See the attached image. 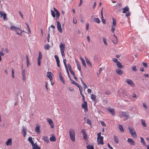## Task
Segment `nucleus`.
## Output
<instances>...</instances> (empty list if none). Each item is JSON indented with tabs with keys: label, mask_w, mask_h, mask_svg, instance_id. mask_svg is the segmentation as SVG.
<instances>
[{
	"label": "nucleus",
	"mask_w": 149,
	"mask_h": 149,
	"mask_svg": "<svg viewBox=\"0 0 149 149\" xmlns=\"http://www.w3.org/2000/svg\"><path fill=\"white\" fill-rule=\"evenodd\" d=\"M54 10L56 12V17L57 18H58L60 15V14L58 11L55 8H54Z\"/></svg>",
	"instance_id": "nucleus-22"
},
{
	"label": "nucleus",
	"mask_w": 149,
	"mask_h": 149,
	"mask_svg": "<svg viewBox=\"0 0 149 149\" xmlns=\"http://www.w3.org/2000/svg\"><path fill=\"white\" fill-rule=\"evenodd\" d=\"M129 113L127 112H120L119 113V116L120 117H124L126 118V119L128 118Z\"/></svg>",
	"instance_id": "nucleus-3"
},
{
	"label": "nucleus",
	"mask_w": 149,
	"mask_h": 149,
	"mask_svg": "<svg viewBox=\"0 0 149 149\" xmlns=\"http://www.w3.org/2000/svg\"><path fill=\"white\" fill-rule=\"evenodd\" d=\"M22 79L23 81H24L26 79V76L25 74V70H22Z\"/></svg>",
	"instance_id": "nucleus-18"
},
{
	"label": "nucleus",
	"mask_w": 149,
	"mask_h": 149,
	"mask_svg": "<svg viewBox=\"0 0 149 149\" xmlns=\"http://www.w3.org/2000/svg\"><path fill=\"white\" fill-rule=\"evenodd\" d=\"M113 139L116 143H118L119 141L117 136H113Z\"/></svg>",
	"instance_id": "nucleus-37"
},
{
	"label": "nucleus",
	"mask_w": 149,
	"mask_h": 149,
	"mask_svg": "<svg viewBox=\"0 0 149 149\" xmlns=\"http://www.w3.org/2000/svg\"><path fill=\"white\" fill-rule=\"evenodd\" d=\"M100 123L101 125L102 126H104V127H105L106 126V125L105 124L103 121H100Z\"/></svg>",
	"instance_id": "nucleus-52"
},
{
	"label": "nucleus",
	"mask_w": 149,
	"mask_h": 149,
	"mask_svg": "<svg viewBox=\"0 0 149 149\" xmlns=\"http://www.w3.org/2000/svg\"><path fill=\"white\" fill-rule=\"evenodd\" d=\"M115 27L116 26H111V31L113 33H114V31L115 30Z\"/></svg>",
	"instance_id": "nucleus-46"
},
{
	"label": "nucleus",
	"mask_w": 149,
	"mask_h": 149,
	"mask_svg": "<svg viewBox=\"0 0 149 149\" xmlns=\"http://www.w3.org/2000/svg\"><path fill=\"white\" fill-rule=\"evenodd\" d=\"M114 38H113V39L112 40L114 44H116L118 42L117 38L116 36L114 34Z\"/></svg>",
	"instance_id": "nucleus-24"
},
{
	"label": "nucleus",
	"mask_w": 149,
	"mask_h": 149,
	"mask_svg": "<svg viewBox=\"0 0 149 149\" xmlns=\"http://www.w3.org/2000/svg\"><path fill=\"white\" fill-rule=\"evenodd\" d=\"M12 140L11 138L9 139L6 142V144L7 146L10 145L12 144Z\"/></svg>",
	"instance_id": "nucleus-20"
},
{
	"label": "nucleus",
	"mask_w": 149,
	"mask_h": 149,
	"mask_svg": "<svg viewBox=\"0 0 149 149\" xmlns=\"http://www.w3.org/2000/svg\"><path fill=\"white\" fill-rule=\"evenodd\" d=\"M96 97V95L94 94L91 95V98L93 101L95 100Z\"/></svg>",
	"instance_id": "nucleus-29"
},
{
	"label": "nucleus",
	"mask_w": 149,
	"mask_h": 149,
	"mask_svg": "<svg viewBox=\"0 0 149 149\" xmlns=\"http://www.w3.org/2000/svg\"><path fill=\"white\" fill-rule=\"evenodd\" d=\"M143 66L146 68L147 67V63L145 62H143Z\"/></svg>",
	"instance_id": "nucleus-59"
},
{
	"label": "nucleus",
	"mask_w": 149,
	"mask_h": 149,
	"mask_svg": "<svg viewBox=\"0 0 149 149\" xmlns=\"http://www.w3.org/2000/svg\"><path fill=\"white\" fill-rule=\"evenodd\" d=\"M26 62L27 63V66L28 67L29 65H30V64L29 63V57L28 55H26Z\"/></svg>",
	"instance_id": "nucleus-34"
},
{
	"label": "nucleus",
	"mask_w": 149,
	"mask_h": 149,
	"mask_svg": "<svg viewBox=\"0 0 149 149\" xmlns=\"http://www.w3.org/2000/svg\"><path fill=\"white\" fill-rule=\"evenodd\" d=\"M42 57V55L41 54V53L40 52H39L38 58V59L41 60Z\"/></svg>",
	"instance_id": "nucleus-43"
},
{
	"label": "nucleus",
	"mask_w": 149,
	"mask_h": 149,
	"mask_svg": "<svg viewBox=\"0 0 149 149\" xmlns=\"http://www.w3.org/2000/svg\"><path fill=\"white\" fill-rule=\"evenodd\" d=\"M116 72L119 75H121L123 73V71L119 69H117L116 70Z\"/></svg>",
	"instance_id": "nucleus-19"
},
{
	"label": "nucleus",
	"mask_w": 149,
	"mask_h": 149,
	"mask_svg": "<svg viewBox=\"0 0 149 149\" xmlns=\"http://www.w3.org/2000/svg\"><path fill=\"white\" fill-rule=\"evenodd\" d=\"M84 103L81 105L82 107L84 109V111L85 112H86L88 111L87 108V103L86 101H83Z\"/></svg>",
	"instance_id": "nucleus-5"
},
{
	"label": "nucleus",
	"mask_w": 149,
	"mask_h": 149,
	"mask_svg": "<svg viewBox=\"0 0 149 149\" xmlns=\"http://www.w3.org/2000/svg\"><path fill=\"white\" fill-rule=\"evenodd\" d=\"M59 47L61 51H65V45L64 44L61 43L60 44Z\"/></svg>",
	"instance_id": "nucleus-12"
},
{
	"label": "nucleus",
	"mask_w": 149,
	"mask_h": 149,
	"mask_svg": "<svg viewBox=\"0 0 149 149\" xmlns=\"http://www.w3.org/2000/svg\"><path fill=\"white\" fill-rule=\"evenodd\" d=\"M94 21L97 24L100 23V21L98 18H95L94 19Z\"/></svg>",
	"instance_id": "nucleus-32"
},
{
	"label": "nucleus",
	"mask_w": 149,
	"mask_h": 149,
	"mask_svg": "<svg viewBox=\"0 0 149 149\" xmlns=\"http://www.w3.org/2000/svg\"><path fill=\"white\" fill-rule=\"evenodd\" d=\"M54 57H55L56 61L59 60V57L57 55H55Z\"/></svg>",
	"instance_id": "nucleus-55"
},
{
	"label": "nucleus",
	"mask_w": 149,
	"mask_h": 149,
	"mask_svg": "<svg viewBox=\"0 0 149 149\" xmlns=\"http://www.w3.org/2000/svg\"><path fill=\"white\" fill-rule=\"evenodd\" d=\"M97 139L98 144L103 145L104 142L103 141V137L101 136V133L100 132L97 134Z\"/></svg>",
	"instance_id": "nucleus-2"
},
{
	"label": "nucleus",
	"mask_w": 149,
	"mask_h": 149,
	"mask_svg": "<svg viewBox=\"0 0 149 149\" xmlns=\"http://www.w3.org/2000/svg\"><path fill=\"white\" fill-rule=\"evenodd\" d=\"M49 140L51 141H56V138L54 136H52L49 138Z\"/></svg>",
	"instance_id": "nucleus-39"
},
{
	"label": "nucleus",
	"mask_w": 149,
	"mask_h": 149,
	"mask_svg": "<svg viewBox=\"0 0 149 149\" xmlns=\"http://www.w3.org/2000/svg\"><path fill=\"white\" fill-rule=\"evenodd\" d=\"M29 141L31 143V144L33 145L34 143L33 140H32V138L31 137H29L28 139Z\"/></svg>",
	"instance_id": "nucleus-38"
},
{
	"label": "nucleus",
	"mask_w": 149,
	"mask_h": 149,
	"mask_svg": "<svg viewBox=\"0 0 149 149\" xmlns=\"http://www.w3.org/2000/svg\"><path fill=\"white\" fill-rule=\"evenodd\" d=\"M85 59L87 65L90 66L91 67H92V65L91 63L90 62V61L88 60V58L87 57H86L85 58Z\"/></svg>",
	"instance_id": "nucleus-21"
},
{
	"label": "nucleus",
	"mask_w": 149,
	"mask_h": 149,
	"mask_svg": "<svg viewBox=\"0 0 149 149\" xmlns=\"http://www.w3.org/2000/svg\"><path fill=\"white\" fill-rule=\"evenodd\" d=\"M112 20H113V22H112V26H116V19L114 18H112Z\"/></svg>",
	"instance_id": "nucleus-26"
},
{
	"label": "nucleus",
	"mask_w": 149,
	"mask_h": 149,
	"mask_svg": "<svg viewBox=\"0 0 149 149\" xmlns=\"http://www.w3.org/2000/svg\"><path fill=\"white\" fill-rule=\"evenodd\" d=\"M103 41L104 42V43L106 45H107V43L106 41V39L104 38H103Z\"/></svg>",
	"instance_id": "nucleus-56"
},
{
	"label": "nucleus",
	"mask_w": 149,
	"mask_h": 149,
	"mask_svg": "<svg viewBox=\"0 0 149 149\" xmlns=\"http://www.w3.org/2000/svg\"><path fill=\"white\" fill-rule=\"evenodd\" d=\"M10 30H14L17 32H18L19 30H20V29L18 27H17L14 26H12L10 28Z\"/></svg>",
	"instance_id": "nucleus-11"
},
{
	"label": "nucleus",
	"mask_w": 149,
	"mask_h": 149,
	"mask_svg": "<svg viewBox=\"0 0 149 149\" xmlns=\"http://www.w3.org/2000/svg\"><path fill=\"white\" fill-rule=\"evenodd\" d=\"M83 139L85 140H87V135L86 134V133H85L83 134Z\"/></svg>",
	"instance_id": "nucleus-45"
},
{
	"label": "nucleus",
	"mask_w": 149,
	"mask_h": 149,
	"mask_svg": "<svg viewBox=\"0 0 149 149\" xmlns=\"http://www.w3.org/2000/svg\"><path fill=\"white\" fill-rule=\"evenodd\" d=\"M33 149H40V147H39L36 143L32 145Z\"/></svg>",
	"instance_id": "nucleus-15"
},
{
	"label": "nucleus",
	"mask_w": 149,
	"mask_h": 149,
	"mask_svg": "<svg viewBox=\"0 0 149 149\" xmlns=\"http://www.w3.org/2000/svg\"><path fill=\"white\" fill-rule=\"evenodd\" d=\"M67 67H68V68L69 69V70H72V68H71V65L70 64H68V66H67Z\"/></svg>",
	"instance_id": "nucleus-61"
},
{
	"label": "nucleus",
	"mask_w": 149,
	"mask_h": 149,
	"mask_svg": "<svg viewBox=\"0 0 149 149\" xmlns=\"http://www.w3.org/2000/svg\"><path fill=\"white\" fill-rule=\"evenodd\" d=\"M140 139L141 142L143 144L144 146H146V143L143 138L141 137Z\"/></svg>",
	"instance_id": "nucleus-40"
},
{
	"label": "nucleus",
	"mask_w": 149,
	"mask_h": 149,
	"mask_svg": "<svg viewBox=\"0 0 149 149\" xmlns=\"http://www.w3.org/2000/svg\"><path fill=\"white\" fill-rule=\"evenodd\" d=\"M47 120L49 125H50L51 127L52 128H53L54 127V124L52 120L49 118H47Z\"/></svg>",
	"instance_id": "nucleus-9"
},
{
	"label": "nucleus",
	"mask_w": 149,
	"mask_h": 149,
	"mask_svg": "<svg viewBox=\"0 0 149 149\" xmlns=\"http://www.w3.org/2000/svg\"><path fill=\"white\" fill-rule=\"evenodd\" d=\"M46 76L48 78H49L50 81L52 82L53 79L52 77L53 76L52 73L50 72H48L47 73Z\"/></svg>",
	"instance_id": "nucleus-6"
},
{
	"label": "nucleus",
	"mask_w": 149,
	"mask_h": 149,
	"mask_svg": "<svg viewBox=\"0 0 149 149\" xmlns=\"http://www.w3.org/2000/svg\"><path fill=\"white\" fill-rule=\"evenodd\" d=\"M59 77L60 79V80H61V82L63 83V84H65V81L64 80V78L63 77L61 74H60L59 75Z\"/></svg>",
	"instance_id": "nucleus-25"
},
{
	"label": "nucleus",
	"mask_w": 149,
	"mask_h": 149,
	"mask_svg": "<svg viewBox=\"0 0 149 149\" xmlns=\"http://www.w3.org/2000/svg\"><path fill=\"white\" fill-rule=\"evenodd\" d=\"M116 64L118 68H122V65L119 61L116 63Z\"/></svg>",
	"instance_id": "nucleus-35"
},
{
	"label": "nucleus",
	"mask_w": 149,
	"mask_h": 149,
	"mask_svg": "<svg viewBox=\"0 0 149 149\" xmlns=\"http://www.w3.org/2000/svg\"><path fill=\"white\" fill-rule=\"evenodd\" d=\"M73 22L74 24H76L77 22V21L76 19L75 18H74L73 19Z\"/></svg>",
	"instance_id": "nucleus-48"
},
{
	"label": "nucleus",
	"mask_w": 149,
	"mask_h": 149,
	"mask_svg": "<svg viewBox=\"0 0 149 149\" xmlns=\"http://www.w3.org/2000/svg\"><path fill=\"white\" fill-rule=\"evenodd\" d=\"M101 16H102V17H101V19L102 21V22H103V23L104 24H105L106 23V20L105 19H104V17H103V13H102V11H101Z\"/></svg>",
	"instance_id": "nucleus-33"
},
{
	"label": "nucleus",
	"mask_w": 149,
	"mask_h": 149,
	"mask_svg": "<svg viewBox=\"0 0 149 149\" xmlns=\"http://www.w3.org/2000/svg\"><path fill=\"white\" fill-rule=\"evenodd\" d=\"M123 10L122 13H125L127 12H128L129 10V8L127 6H126L122 9Z\"/></svg>",
	"instance_id": "nucleus-17"
},
{
	"label": "nucleus",
	"mask_w": 149,
	"mask_h": 149,
	"mask_svg": "<svg viewBox=\"0 0 149 149\" xmlns=\"http://www.w3.org/2000/svg\"><path fill=\"white\" fill-rule=\"evenodd\" d=\"M51 13L52 16L54 17H55V14L54 12L52 10L51 11Z\"/></svg>",
	"instance_id": "nucleus-51"
},
{
	"label": "nucleus",
	"mask_w": 149,
	"mask_h": 149,
	"mask_svg": "<svg viewBox=\"0 0 149 149\" xmlns=\"http://www.w3.org/2000/svg\"><path fill=\"white\" fill-rule=\"evenodd\" d=\"M57 29L59 32L61 33L62 32V30L61 29V25L58 21L57 22Z\"/></svg>",
	"instance_id": "nucleus-10"
},
{
	"label": "nucleus",
	"mask_w": 149,
	"mask_h": 149,
	"mask_svg": "<svg viewBox=\"0 0 149 149\" xmlns=\"http://www.w3.org/2000/svg\"><path fill=\"white\" fill-rule=\"evenodd\" d=\"M0 15L1 17H3V19L5 21L7 20V18L6 17V14L5 13L3 12L0 11Z\"/></svg>",
	"instance_id": "nucleus-8"
},
{
	"label": "nucleus",
	"mask_w": 149,
	"mask_h": 149,
	"mask_svg": "<svg viewBox=\"0 0 149 149\" xmlns=\"http://www.w3.org/2000/svg\"><path fill=\"white\" fill-rule=\"evenodd\" d=\"M125 82L128 84L130 85L131 86L134 87L135 86L133 82L130 79H127Z\"/></svg>",
	"instance_id": "nucleus-7"
},
{
	"label": "nucleus",
	"mask_w": 149,
	"mask_h": 149,
	"mask_svg": "<svg viewBox=\"0 0 149 149\" xmlns=\"http://www.w3.org/2000/svg\"><path fill=\"white\" fill-rule=\"evenodd\" d=\"M108 110L111 113L113 116L115 115V112L114 109L109 108L108 109Z\"/></svg>",
	"instance_id": "nucleus-13"
},
{
	"label": "nucleus",
	"mask_w": 149,
	"mask_h": 149,
	"mask_svg": "<svg viewBox=\"0 0 149 149\" xmlns=\"http://www.w3.org/2000/svg\"><path fill=\"white\" fill-rule=\"evenodd\" d=\"M70 71L71 73V74H72V75L74 76V75H75V74H74V72L72 71V70H70Z\"/></svg>",
	"instance_id": "nucleus-60"
},
{
	"label": "nucleus",
	"mask_w": 149,
	"mask_h": 149,
	"mask_svg": "<svg viewBox=\"0 0 149 149\" xmlns=\"http://www.w3.org/2000/svg\"><path fill=\"white\" fill-rule=\"evenodd\" d=\"M22 131L23 132L22 134L23 136L24 137L26 136V129L24 127H22Z\"/></svg>",
	"instance_id": "nucleus-14"
},
{
	"label": "nucleus",
	"mask_w": 149,
	"mask_h": 149,
	"mask_svg": "<svg viewBox=\"0 0 149 149\" xmlns=\"http://www.w3.org/2000/svg\"><path fill=\"white\" fill-rule=\"evenodd\" d=\"M141 121L143 126L144 127H146V125L145 120L144 119H142L141 120Z\"/></svg>",
	"instance_id": "nucleus-31"
},
{
	"label": "nucleus",
	"mask_w": 149,
	"mask_h": 149,
	"mask_svg": "<svg viewBox=\"0 0 149 149\" xmlns=\"http://www.w3.org/2000/svg\"><path fill=\"white\" fill-rule=\"evenodd\" d=\"M80 59L82 61V63L83 65L84 66V67H86V64L85 63V62L84 60L83 59V58L82 57H80Z\"/></svg>",
	"instance_id": "nucleus-28"
},
{
	"label": "nucleus",
	"mask_w": 149,
	"mask_h": 149,
	"mask_svg": "<svg viewBox=\"0 0 149 149\" xmlns=\"http://www.w3.org/2000/svg\"><path fill=\"white\" fill-rule=\"evenodd\" d=\"M132 69L133 71H136L137 70L136 67L135 66H133L132 67Z\"/></svg>",
	"instance_id": "nucleus-49"
},
{
	"label": "nucleus",
	"mask_w": 149,
	"mask_h": 149,
	"mask_svg": "<svg viewBox=\"0 0 149 149\" xmlns=\"http://www.w3.org/2000/svg\"><path fill=\"white\" fill-rule=\"evenodd\" d=\"M38 65L39 66H40L41 64L40 60L38 59Z\"/></svg>",
	"instance_id": "nucleus-64"
},
{
	"label": "nucleus",
	"mask_w": 149,
	"mask_h": 149,
	"mask_svg": "<svg viewBox=\"0 0 149 149\" xmlns=\"http://www.w3.org/2000/svg\"><path fill=\"white\" fill-rule=\"evenodd\" d=\"M69 134L71 140L73 142L75 141V133L74 130L72 129H70L69 130Z\"/></svg>",
	"instance_id": "nucleus-1"
},
{
	"label": "nucleus",
	"mask_w": 149,
	"mask_h": 149,
	"mask_svg": "<svg viewBox=\"0 0 149 149\" xmlns=\"http://www.w3.org/2000/svg\"><path fill=\"white\" fill-rule=\"evenodd\" d=\"M86 123L88 124L91 125V121L89 119H87V120Z\"/></svg>",
	"instance_id": "nucleus-54"
},
{
	"label": "nucleus",
	"mask_w": 149,
	"mask_h": 149,
	"mask_svg": "<svg viewBox=\"0 0 149 149\" xmlns=\"http://www.w3.org/2000/svg\"><path fill=\"white\" fill-rule=\"evenodd\" d=\"M19 31H20V33H19V32H17L16 33V34H18V35H22V33L23 32H25V33H27L26 32V31H24V30H22L21 29H20V30H19Z\"/></svg>",
	"instance_id": "nucleus-44"
},
{
	"label": "nucleus",
	"mask_w": 149,
	"mask_h": 149,
	"mask_svg": "<svg viewBox=\"0 0 149 149\" xmlns=\"http://www.w3.org/2000/svg\"><path fill=\"white\" fill-rule=\"evenodd\" d=\"M76 63L77 66V69L80 71V72H81V66L79 62L76 61Z\"/></svg>",
	"instance_id": "nucleus-23"
},
{
	"label": "nucleus",
	"mask_w": 149,
	"mask_h": 149,
	"mask_svg": "<svg viewBox=\"0 0 149 149\" xmlns=\"http://www.w3.org/2000/svg\"><path fill=\"white\" fill-rule=\"evenodd\" d=\"M119 128L122 132H124V129L123 126L121 125H119Z\"/></svg>",
	"instance_id": "nucleus-36"
},
{
	"label": "nucleus",
	"mask_w": 149,
	"mask_h": 149,
	"mask_svg": "<svg viewBox=\"0 0 149 149\" xmlns=\"http://www.w3.org/2000/svg\"><path fill=\"white\" fill-rule=\"evenodd\" d=\"M40 128L39 125L37 126L35 128L36 131L38 134H39L40 132Z\"/></svg>",
	"instance_id": "nucleus-27"
},
{
	"label": "nucleus",
	"mask_w": 149,
	"mask_h": 149,
	"mask_svg": "<svg viewBox=\"0 0 149 149\" xmlns=\"http://www.w3.org/2000/svg\"><path fill=\"white\" fill-rule=\"evenodd\" d=\"M66 60L65 59H63V62L64 64L65 67H66V66H67V65H66Z\"/></svg>",
	"instance_id": "nucleus-58"
},
{
	"label": "nucleus",
	"mask_w": 149,
	"mask_h": 149,
	"mask_svg": "<svg viewBox=\"0 0 149 149\" xmlns=\"http://www.w3.org/2000/svg\"><path fill=\"white\" fill-rule=\"evenodd\" d=\"M61 52L62 56H65L64 51H61Z\"/></svg>",
	"instance_id": "nucleus-63"
},
{
	"label": "nucleus",
	"mask_w": 149,
	"mask_h": 149,
	"mask_svg": "<svg viewBox=\"0 0 149 149\" xmlns=\"http://www.w3.org/2000/svg\"><path fill=\"white\" fill-rule=\"evenodd\" d=\"M87 149H94L93 146L88 145L86 147Z\"/></svg>",
	"instance_id": "nucleus-41"
},
{
	"label": "nucleus",
	"mask_w": 149,
	"mask_h": 149,
	"mask_svg": "<svg viewBox=\"0 0 149 149\" xmlns=\"http://www.w3.org/2000/svg\"><path fill=\"white\" fill-rule=\"evenodd\" d=\"M130 132L131 136L134 137H136L137 135L135 130L134 128L129 127Z\"/></svg>",
	"instance_id": "nucleus-4"
},
{
	"label": "nucleus",
	"mask_w": 149,
	"mask_h": 149,
	"mask_svg": "<svg viewBox=\"0 0 149 149\" xmlns=\"http://www.w3.org/2000/svg\"><path fill=\"white\" fill-rule=\"evenodd\" d=\"M50 48V46L48 44H47L45 46V49L49 50Z\"/></svg>",
	"instance_id": "nucleus-42"
},
{
	"label": "nucleus",
	"mask_w": 149,
	"mask_h": 149,
	"mask_svg": "<svg viewBox=\"0 0 149 149\" xmlns=\"http://www.w3.org/2000/svg\"><path fill=\"white\" fill-rule=\"evenodd\" d=\"M57 66L58 67H60V61L59 60L56 61Z\"/></svg>",
	"instance_id": "nucleus-53"
},
{
	"label": "nucleus",
	"mask_w": 149,
	"mask_h": 149,
	"mask_svg": "<svg viewBox=\"0 0 149 149\" xmlns=\"http://www.w3.org/2000/svg\"><path fill=\"white\" fill-rule=\"evenodd\" d=\"M12 77L13 78H15L14 71V70L13 68H12Z\"/></svg>",
	"instance_id": "nucleus-47"
},
{
	"label": "nucleus",
	"mask_w": 149,
	"mask_h": 149,
	"mask_svg": "<svg viewBox=\"0 0 149 149\" xmlns=\"http://www.w3.org/2000/svg\"><path fill=\"white\" fill-rule=\"evenodd\" d=\"M86 30H88L89 29V24L88 23H87L86 25Z\"/></svg>",
	"instance_id": "nucleus-57"
},
{
	"label": "nucleus",
	"mask_w": 149,
	"mask_h": 149,
	"mask_svg": "<svg viewBox=\"0 0 149 149\" xmlns=\"http://www.w3.org/2000/svg\"><path fill=\"white\" fill-rule=\"evenodd\" d=\"M112 61L114 62L117 63L118 61V59L116 58H114L112 59Z\"/></svg>",
	"instance_id": "nucleus-50"
},
{
	"label": "nucleus",
	"mask_w": 149,
	"mask_h": 149,
	"mask_svg": "<svg viewBox=\"0 0 149 149\" xmlns=\"http://www.w3.org/2000/svg\"><path fill=\"white\" fill-rule=\"evenodd\" d=\"M42 139L45 142H47L49 141L48 137L47 136H43L42 137Z\"/></svg>",
	"instance_id": "nucleus-30"
},
{
	"label": "nucleus",
	"mask_w": 149,
	"mask_h": 149,
	"mask_svg": "<svg viewBox=\"0 0 149 149\" xmlns=\"http://www.w3.org/2000/svg\"><path fill=\"white\" fill-rule=\"evenodd\" d=\"M72 83L73 84L75 85L76 86L77 85V84H78V83L74 81H72Z\"/></svg>",
	"instance_id": "nucleus-62"
},
{
	"label": "nucleus",
	"mask_w": 149,
	"mask_h": 149,
	"mask_svg": "<svg viewBox=\"0 0 149 149\" xmlns=\"http://www.w3.org/2000/svg\"><path fill=\"white\" fill-rule=\"evenodd\" d=\"M127 141L131 145H135L134 141L131 138H128Z\"/></svg>",
	"instance_id": "nucleus-16"
}]
</instances>
